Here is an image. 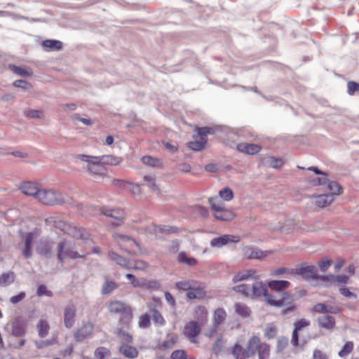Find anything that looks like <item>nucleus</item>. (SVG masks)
I'll return each instance as SVG.
<instances>
[{"mask_svg": "<svg viewBox=\"0 0 359 359\" xmlns=\"http://www.w3.org/2000/svg\"><path fill=\"white\" fill-rule=\"evenodd\" d=\"M93 159L97 161L96 162H99L100 164L103 165V166L105 165H116L121 162V160L118 157L112 155L95 156Z\"/></svg>", "mask_w": 359, "mask_h": 359, "instance_id": "23", "label": "nucleus"}, {"mask_svg": "<svg viewBox=\"0 0 359 359\" xmlns=\"http://www.w3.org/2000/svg\"><path fill=\"white\" fill-rule=\"evenodd\" d=\"M189 292L187 293V297L189 299H201L205 296V292L203 287H201L199 283H196Z\"/></svg>", "mask_w": 359, "mask_h": 359, "instance_id": "27", "label": "nucleus"}, {"mask_svg": "<svg viewBox=\"0 0 359 359\" xmlns=\"http://www.w3.org/2000/svg\"><path fill=\"white\" fill-rule=\"evenodd\" d=\"M177 259L180 262L186 263L189 266H194L196 264V259L194 257H188L185 252L179 253Z\"/></svg>", "mask_w": 359, "mask_h": 359, "instance_id": "48", "label": "nucleus"}, {"mask_svg": "<svg viewBox=\"0 0 359 359\" xmlns=\"http://www.w3.org/2000/svg\"><path fill=\"white\" fill-rule=\"evenodd\" d=\"M139 327L141 328H147L150 325V317L148 314L145 313L140 317L138 322Z\"/></svg>", "mask_w": 359, "mask_h": 359, "instance_id": "62", "label": "nucleus"}, {"mask_svg": "<svg viewBox=\"0 0 359 359\" xmlns=\"http://www.w3.org/2000/svg\"><path fill=\"white\" fill-rule=\"evenodd\" d=\"M328 189L330 191L332 196L334 194L339 195L341 194V187L340 185L334 181L329 180V182L327 184Z\"/></svg>", "mask_w": 359, "mask_h": 359, "instance_id": "51", "label": "nucleus"}, {"mask_svg": "<svg viewBox=\"0 0 359 359\" xmlns=\"http://www.w3.org/2000/svg\"><path fill=\"white\" fill-rule=\"evenodd\" d=\"M270 276L273 277H284L285 278H290L294 276V269H289L286 267L273 269L270 271Z\"/></svg>", "mask_w": 359, "mask_h": 359, "instance_id": "21", "label": "nucleus"}, {"mask_svg": "<svg viewBox=\"0 0 359 359\" xmlns=\"http://www.w3.org/2000/svg\"><path fill=\"white\" fill-rule=\"evenodd\" d=\"M15 280V275L13 272L4 273L0 276V286L6 287L12 284Z\"/></svg>", "mask_w": 359, "mask_h": 359, "instance_id": "38", "label": "nucleus"}, {"mask_svg": "<svg viewBox=\"0 0 359 359\" xmlns=\"http://www.w3.org/2000/svg\"><path fill=\"white\" fill-rule=\"evenodd\" d=\"M116 287L117 285L114 281L106 280V281L102 285L101 292L102 294H107L111 293Z\"/></svg>", "mask_w": 359, "mask_h": 359, "instance_id": "43", "label": "nucleus"}, {"mask_svg": "<svg viewBox=\"0 0 359 359\" xmlns=\"http://www.w3.org/2000/svg\"><path fill=\"white\" fill-rule=\"evenodd\" d=\"M311 311L316 313H327V305L323 303H318L313 306Z\"/></svg>", "mask_w": 359, "mask_h": 359, "instance_id": "58", "label": "nucleus"}, {"mask_svg": "<svg viewBox=\"0 0 359 359\" xmlns=\"http://www.w3.org/2000/svg\"><path fill=\"white\" fill-rule=\"evenodd\" d=\"M53 245L49 242H41L36 248L37 252L42 257L48 259L53 255Z\"/></svg>", "mask_w": 359, "mask_h": 359, "instance_id": "25", "label": "nucleus"}, {"mask_svg": "<svg viewBox=\"0 0 359 359\" xmlns=\"http://www.w3.org/2000/svg\"><path fill=\"white\" fill-rule=\"evenodd\" d=\"M39 336L41 338H44L47 336L49 330V325L45 320L41 319L36 325Z\"/></svg>", "mask_w": 359, "mask_h": 359, "instance_id": "36", "label": "nucleus"}, {"mask_svg": "<svg viewBox=\"0 0 359 359\" xmlns=\"http://www.w3.org/2000/svg\"><path fill=\"white\" fill-rule=\"evenodd\" d=\"M144 180L148 184L150 189L157 194H160V189L156 184L155 176L152 175H148L144 176Z\"/></svg>", "mask_w": 359, "mask_h": 359, "instance_id": "41", "label": "nucleus"}, {"mask_svg": "<svg viewBox=\"0 0 359 359\" xmlns=\"http://www.w3.org/2000/svg\"><path fill=\"white\" fill-rule=\"evenodd\" d=\"M100 211L102 214L112 217L117 221H121L124 219L125 212L122 209H111L107 208H102L97 209L94 205L86 206L85 208L81 210V214L83 215H96L97 212Z\"/></svg>", "mask_w": 359, "mask_h": 359, "instance_id": "2", "label": "nucleus"}, {"mask_svg": "<svg viewBox=\"0 0 359 359\" xmlns=\"http://www.w3.org/2000/svg\"><path fill=\"white\" fill-rule=\"evenodd\" d=\"M194 318L198 321L201 325H203L207 320V311L203 306H198L194 310Z\"/></svg>", "mask_w": 359, "mask_h": 359, "instance_id": "33", "label": "nucleus"}, {"mask_svg": "<svg viewBox=\"0 0 359 359\" xmlns=\"http://www.w3.org/2000/svg\"><path fill=\"white\" fill-rule=\"evenodd\" d=\"M76 306L73 304H69L64 309V325L66 328H72L76 322Z\"/></svg>", "mask_w": 359, "mask_h": 359, "instance_id": "10", "label": "nucleus"}, {"mask_svg": "<svg viewBox=\"0 0 359 359\" xmlns=\"http://www.w3.org/2000/svg\"><path fill=\"white\" fill-rule=\"evenodd\" d=\"M12 335L15 337H22L25 334V325L19 320H15L12 324Z\"/></svg>", "mask_w": 359, "mask_h": 359, "instance_id": "29", "label": "nucleus"}, {"mask_svg": "<svg viewBox=\"0 0 359 359\" xmlns=\"http://www.w3.org/2000/svg\"><path fill=\"white\" fill-rule=\"evenodd\" d=\"M123 320L126 323L129 322L132 318V310L129 306H126L120 314Z\"/></svg>", "mask_w": 359, "mask_h": 359, "instance_id": "60", "label": "nucleus"}, {"mask_svg": "<svg viewBox=\"0 0 359 359\" xmlns=\"http://www.w3.org/2000/svg\"><path fill=\"white\" fill-rule=\"evenodd\" d=\"M267 287L268 285L262 282L255 283L250 288V297L254 298L263 295L265 301L269 304L271 294H269Z\"/></svg>", "mask_w": 359, "mask_h": 359, "instance_id": "8", "label": "nucleus"}, {"mask_svg": "<svg viewBox=\"0 0 359 359\" xmlns=\"http://www.w3.org/2000/svg\"><path fill=\"white\" fill-rule=\"evenodd\" d=\"M20 189L24 194L33 196L35 199H36L38 193L40 191L39 187L32 182H25L22 183L20 186Z\"/></svg>", "mask_w": 359, "mask_h": 359, "instance_id": "16", "label": "nucleus"}, {"mask_svg": "<svg viewBox=\"0 0 359 359\" xmlns=\"http://www.w3.org/2000/svg\"><path fill=\"white\" fill-rule=\"evenodd\" d=\"M24 114L29 118H43V113L41 110L37 109H28L24 111Z\"/></svg>", "mask_w": 359, "mask_h": 359, "instance_id": "49", "label": "nucleus"}, {"mask_svg": "<svg viewBox=\"0 0 359 359\" xmlns=\"http://www.w3.org/2000/svg\"><path fill=\"white\" fill-rule=\"evenodd\" d=\"M147 267L146 262L142 260L131 261L128 269L144 270Z\"/></svg>", "mask_w": 359, "mask_h": 359, "instance_id": "54", "label": "nucleus"}, {"mask_svg": "<svg viewBox=\"0 0 359 359\" xmlns=\"http://www.w3.org/2000/svg\"><path fill=\"white\" fill-rule=\"evenodd\" d=\"M243 255L250 259H262L269 255L270 251H263L257 248L246 246L243 250Z\"/></svg>", "mask_w": 359, "mask_h": 359, "instance_id": "12", "label": "nucleus"}, {"mask_svg": "<svg viewBox=\"0 0 359 359\" xmlns=\"http://www.w3.org/2000/svg\"><path fill=\"white\" fill-rule=\"evenodd\" d=\"M332 263V259H325L318 262V265L322 272H326Z\"/></svg>", "mask_w": 359, "mask_h": 359, "instance_id": "61", "label": "nucleus"}, {"mask_svg": "<svg viewBox=\"0 0 359 359\" xmlns=\"http://www.w3.org/2000/svg\"><path fill=\"white\" fill-rule=\"evenodd\" d=\"M236 147L239 151L250 155L258 153L261 149L258 144L249 143H240Z\"/></svg>", "mask_w": 359, "mask_h": 359, "instance_id": "19", "label": "nucleus"}, {"mask_svg": "<svg viewBox=\"0 0 359 359\" xmlns=\"http://www.w3.org/2000/svg\"><path fill=\"white\" fill-rule=\"evenodd\" d=\"M334 200L332 194H324L315 197V203L320 208H324L330 205Z\"/></svg>", "mask_w": 359, "mask_h": 359, "instance_id": "28", "label": "nucleus"}, {"mask_svg": "<svg viewBox=\"0 0 359 359\" xmlns=\"http://www.w3.org/2000/svg\"><path fill=\"white\" fill-rule=\"evenodd\" d=\"M339 292L341 294L344 296L345 297L350 298V299H357L358 296L355 293L352 292L349 290L348 288L346 287H341L339 288Z\"/></svg>", "mask_w": 359, "mask_h": 359, "instance_id": "63", "label": "nucleus"}, {"mask_svg": "<svg viewBox=\"0 0 359 359\" xmlns=\"http://www.w3.org/2000/svg\"><path fill=\"white\" fill-rule=\"evenodd\" d=\"M197 281L195 280H184L179 281L176 283V287L179 290L189 292L193 287H195V284Z\"/></svg>", "mask_w": 359, "mask_h": 359, "instance_id": "42", "label": "nucleus"}, {"mask_svg": "<svg viewBox=\"0 0 359 359\" xmlns=\"http://www.w3.org/2000/svg\"><path fill=\"white\" fill-rule=\"evenodd\" d=\"M353 349V343L352 341H346L342 348L339 351V356L344 358L347 356Z\"/></svg>", "mask_w": 359, "mask_h": 359, "instance_id": "47", "label": "nucleus"}, {"mask_svg": "<svg viewBox=\"0 0 359 359\" xmlns=\"http://www.w3.org/2000/svg\"><path fill=\"white\" fill-rule=\"evenodd\" d=\"M209 203L212 209L217 213V212L224 210V203L219 196H215L209 198Z\"/></svg>", "mask_w": 359, "mask_h": 359, "instance_id": "35", "label": "nucleus"}, {"mask_svg": "<svg viewBox=\"0 0 359 359\" xmlns=\"http://www.w3.org/2000/svg\"><path fill=\"white\" fill-rule=\"evenodd\" d=\"M231 353L236 359H248L250 358L246 352V348H243L238 344L233 346Z\"/></svg>", "mask_w": 359, "mask_h": 359, "instance_id": "32", "label": "nucleus"}, {"mask_svg": "<svg viewBox=\"0 0 359 359\" xmlns=\"http://www.w3.org/2000/svg\"><path fill=\"white\" fill-rule=\"evenodd\" d=\"M95 355L98 359H107L110 355V351L105 347H98L95 351Z\"/></svg>", "mask_w": 359, "mask_h": 359, "instance_id": "50", "label": "nucleus"}, {"mask_svg": "<svg viewBox=\"0 0 359 359\" xmlns=\"http://www.w3.org/2000/svg\"><path fill=\"white\" fill-rule=\"evenodd\" d=\"M74 245L68 241H63L58 244L57 259L62 262L65 259H77L84 257L86 255H80L74 251Z\"/></svg>", "mask_w": 359, "mask_h": 359, "instance_id": "3", "label": "nucleus"}, {"mask_svg": "<svg viewBox=\"0 0 359 359\" xmlns=\"http://www.w3.org/2000/svg\"><path fill=\"white\" fill-rule=\"evenodd\" d=\"M22 241L24 243V248L22 250V255L25 259H29L32 256V248L34 238V234L32 232L22 233Z\"/></svg>", "mask_w": 359, "mask_h": 359, "instance_id": "11", "label": "nucleus"}, {"mask_svg": "<svg viewBox=\"0 0 359 359\" xmlns=\"http://www.w3.org/2000/svg\"><path fill=\"white\" fill-rule=\"evenodd\" d=\"M226 317V311L221 308L216 309L213 315V325L219 327V326L224 322Z\"/></svg>", "mask_w": 359, "mask_h": 359, "instance_id": "34", "label": "nucleus"}, {"mask_svg": "<svg viewBox=\"0 0 359 359\" xmlns=\"http://www.w3.org/2000/svg\"><path fill=\"white\" fill-rule=\"evenodd\" d=\"M296 275L310 283L318 280V271L313 265H302L299 268L294 269V276Z\"/></svg>", "mask_w": 359, "mask_h": 359, "instance_id": "6", "label": "nucleus"}, {"mask_svg": "<svg viewBox=\"0 0 359 359\" xmlns=\"http://www.w3.org/2000/svg\"><path fill=\"white\" fill-rule=\"evenodd\" d=\"M238 241V238L232 235H223L211 240L210 245L213 248H221L230 243Z\"/></svg>", "mask_w": 359, "mask_h": 359, "instance_id": "14", "label": "nucleus"}, {"mask_svg": "<svg viewBox=\"0 0 359 359\" xmlns=\"http://www.w3.org/2000/svg\"><path fill=\"white\" fill-rule=\"evenodd\" d=\"M205 141L204 140H201L199 141H193L189 143V147L196 151H201L205 144Z\"/></svg>", "mask_w": 359, "mask_h": 359, "instance_id": "56", "label": "nucleus"}, {"mask_svg": "<svg viewBox=\"0 0 359 359\" xmlns=\"http://www.w3.org/2000/svg\"><path fill=\"white\" fill-rule=\"evenodd\" d=\"M118 350L122 355L128 358L134 359L138 355V351L137 348L126 343H122L119 346Z\"/></svg>", "mask_w": 359, "mask_h": 359, "instance_id": "20", "label": "nucleus"}, {"mask_svg": "<svg viewBox=\"0 0 359 359\" xmlns=\"http://www.w3.org/2000/svg\"><path fill=\"white\" fill-rule=\"evenodd\" d=\"M267 285L272 290L282 292L290 286V283L286 280H273L269 281Z\"/></svg>", "mask_w": 359, "mask_h": 359, "instance_id": "22", "label": "nucleus"}, {"mask_svg": "<svg viewBox=\"0 0 359 359\" xmlns=\"http://www.w3.org/2000/svg\"><path fill=\"white\" fill-rule=\"evenodd\" d=\"M261 344L260 339L257 336H253L249 339L245 348L250 358L255 354Z\"/></svg>", "mask_w": 359, "mask_h": 359, "instance_id": "18", "label": "nucleus"}, {"mask_svg": "<svg viewBox=\"0 0 359 359\" xmlns=\"http://www.w3.org/2000/svg\"><path fill=\"white\" fill-rule=\"evenodd\" d=\"M170 359H187V353L184 350L174 351L171 353Z\"/></svg>", "mask_w": 359, "mask_h": 359, "instance_id": "64", "label": "nucleus"}, {"mask_svg": "<svg viewBox=\"0 0 359 359\" xmlns=\"http://www.w3.org/2000/svg\"><path fill=\"white\" fill-rule=\"evenodd\" d=\"M144 231L145 233L155 237H158L162 233H171L175 232L173 227L169 226H156L152 224L145 226Z\"/></svg>", "mask_w": 359, "mask_h": 359, "instance_id": "9", "label": "nucleus"}, {"mask_svg": "<svg viewBox=\"0 0 359 359\" xmlns=\"http://www.w3.org/2000/svg\"><path fill=\"white\" fill-rule=\"evenodd\" d=\"M36 200L48 205H61L67 203L61 193L52 189H40Z\"/></svg>", "mask_w": 359, "mask_h": 359, "instance_id": "1", "label": "nucleus"}, {"mask_svg": "<svg viewBox=\"0 0 359 359\" xmlns=\"http://www.w3.org/2000/svg\"><path fill=\"white\" fill-rule=\"evenodd\" d=\"M236 312L243 317L249 316L250 309L243 304L238 303L235 306Z\"/></svg>", "mask_w": 359, "mask_h": 359, "instance_id": "52", "label": "nucleus"}, {"mask_svg": "<svg viewBox=\"0 0 359 359\" xmlns=\"http://www.w3.org/2000/svg\"><path fill=\"white\" fill-rule=\"evenodd\" d=\"M257 352L259 359H268L270 353L269 346L265 343H262Z\"/></svg>", "mask_w": 359, "mask_h": 359, "instance_id": "45", "label": "nucleus"}, {"mask_svg": "<svg viewBox=\"0 0 359 359\" xmlns=\"http://www.w3.org/2000/svg\"><path fill=\"white\" fill-rule=\"evenodd\" d=\"M267 162L272 168L276 169L280 168L283 164V161L282 158H277L275 157L268 158Z\"/></svg>", "mask_w": 359, "mask_h": 359, "instance_id": "59", "label": "nucleus"}, {"mask_svg": "<svg viewBox=\"0 0 359 359\" xmlns=\"http://www.w3.org/2000/svg\"><path fill=\"white\" fill-rule=\"evenodd\" d=\"M249 278H252L253 279H258L259 278V276L257 275V271L255 270L250 269L243 273H238L233 276L232 280L233 283H237L238 281L247 280Z\"/></svg>", "mask_w": 359, "mask_h": 359, "instance_id": "26", "label": "nucleus"}, {"mask_svg": "<svg viewBox=\"0 0 359 359\" xmlns=\"http://www.w3.org/2000/svg\"><path fill=\"white\" fill-rule=\"evenodd\" d=\"M93 332V325L90 323L83 324L74 334L76 341H82L89 337Z\"/></svg>", "mask_w": 359, "mask_h": 359, "instance_id": "15", "label": "nucleus"}, {"mask_svg": "<svg viewBox=\"0 0 359 359\" xmlns=\"http://www.w3.org/2000/svg\"><path fill=\"white\" fill-rule=\"evenodd\" d=\"M108 256L110 259L114 261L117 264L128 269L130 260H128L112 251L109 252Z\"/></svg>", "mask_w": 359, "mask_h": 359, "instance_id": "30", "label": "nucleus"}, {"mask_svg": "<svg viewBox=\"0 0 359 359\" xmlns=\"http://www.w3.org/2000/svg\"><path fill=\"white\" fill-rule=\"evenodd\" d=\"M318 280H320L323 282H326L327 283L325 285V287H330L335 282V275L328 274V275H323L318 276Z\"/></svg>", "mask_w": 359, "mask_h": 359, "instance_id": "55", "label": "nucleus"}, {"mask_svg": "<svg viewBox=\"0 0 359 359\" xmlns=\"http://www.w3.org/2000/svg\"><path fill=\"white\" fill-rule=\"evenodd\" d=\"M219 196L225 201H230L233 198V192L229 187H224L219 191Z\"/></svg>", "mask_w": 359, "mask_h": 359, "instance_id": "46", "label": "nucleus"}, {"mask_svg": "<svg viewBox=\"0 0 359 359\" xmlns=\"http://www.w3.org/2000/svg\"><path fill=\"white\" fill-rule=\"evenodd\" d=\"M318 323L320 327L326 330H332L335 326V319L332 316H323L317 319Z\"/></svg>", "mask_w": 359, "mask_h": 359, "instance_id": "24", "label": "nucleus"}, {"mask_svg": "<svg viewBox=\"0 0 359 359\" xmlns=\"http://www.w3.org/2000/svg\"><path fill=\"white\" fill-rule=\"evenodd\" d=\"M65 233L76 238L81 239L86 243L89 242V233L84 229L77 228L70 224L61 223L58 226Z\"/></svg>", "mask_w": 359, "mask_h": 359, "instance_id": "5", "label": "nucleus"}, {"mask_svg": "<svg viewBox=\"0 0 359 359\" xmlns=\"http://www.w3.org/2000/svg\"><path fill=\"white\" fill-rule=\"evenodd\" d=\"M142 161L144 164L157 168L161 166V163L159 159L151 157L150 156H145L142 158Z\"/></svg>", "mask_w": 359, "mask_h": 359, "instance_id": "44", "label": "nucleus"}, {"mask_svg": "<svg viewBox=\"0 0 359 359\" xmlns=\"http://www.w3.org/2000/svg\"><path fill=\"white\" fill-rule=\"evenodd\" d=\"M127 304L120 301H113L109 305L110 312L121 314Z\"/></svg>", "mask_w": 359, "mask_h": 359, "instance_id": "39", "label": "nucleus"}, {"mask_svg": "<svg viewBox=\"0 0 359 359\" xmlns=\"http://www.w3.org/2000/svg\"><path fill=\"white\" fill-rule=\"evenodd\" d=\"M234 216L233 212L225 209V208L224 210L215 213V218L221 221H230L233 219Z\"/></svg>", "mask_w": 359, "mask_h": 359, "instance_id": "37", "label": "nucleus"}, {"mask_svg": "<svg viewBox=\"0 0 359 359\" xmlns=\"http://www.w3.org/2000/svg\"><path fill=\"white\" fill-rule=\"evenodd\" d=\"M94 156L80 155L79 158L81 161L86 162V169L95 177L103 178L107 174V169L103 165L100 164L97 161H94Z\"/></svg>", "mask_w": 359, "mask_h": 359, "instance_id": "4", "label": "nucleus"}, {"mask_svg": "<svg viewBox=\"0 0 359 359\" xmlns=\"http://www.w3.org/2000/svg\"><path fill=\"white\" fill-rule=\"evenodd\" d=\"M9 69L15 74L23 77H30L32 76V72L29 68L9 65Z\"/></svg>", "mask_w": 359, "mask_h": 359, "instance_id": "31", "label": "nucleus"}, {"mask_svg": "<svg viewBox=\"0 0 359 359\" xmlns=\"http://www.w3.org/2000/svg\"><path fill=\"white\" fill-rule=\"evenodd\" d=\"M13 86L19 88H22L25 90H29L32 88L31 83L27 82V81L19 79L16 80L13 83Z\"/></svg>", "mask_w": 359, "mask_h": 359, "instance_id": "57", "label": "nucleus"}, {"mask_svg": "<svg viewBox=\"0 0 359 359\" xmlns=\"http://www.w3.org/2000/svg\"><path fill=\"white\" fill-rule=\"evenodd\" d=\"M42 46L51 50H59L62 48V43L57 40L48 39L43 41Z\"/></svg>", "mask_w": 359, "mask_h": 359, "instance_id": "40", "label": "nucleus"}, {"mask_svg": "<svg viewBox=\"0 0 359 359\" xmlns=\"http://www.w3.org/2000/svg\"><path fill=\"white\" fill-rule=\"evenodd\" d=\"M292 301V294L288 292H283L278 299L271 296L269 304L276 307H281L290 304Z\"/></svg>", "mask_w": 359, "mask_h": 359, "instance_id": "13", "label": "nucleus"}, {"mask_svg": "<svg viewBox=\"0 0 359 359\" xmlns=\"http://www.w3.org/2000/svg\"><path fill=\"white\" fill-rule=\"evenodd\" d=\"M113 238L121 249L125 250L126 248V244L130 246L133 245L137 246L139 245L138 243H137L134 240L128 236L114 233H113Z\"/></svg>", "mask_w": 359, "mask_h": 359, "instance_id": "17", "label": "nucleus"}, {"mask_svg": "<svg viewBox=\"0 0 359 359\" xmlns=\"http://www.w3.org/2000/svg\"><path fill=\"white\" fill-rule=\"evenodd\" d=\"M236 292H240L245 297H250V287L245 284L239 285L233 287Z\"/></svg>", "mask_w": 359, "mask_h": 359, "instance_id": "53", "label": "nucleus"}, {"mask_svg": "<svg viewBox=\"0 0 359 359\" xmlns=\"http://www.w3.org/2000/svg\"><path fill=\"white\" fill-rule=\"evenodd\" d=\"M201 325L195 320L189 321L185 325L183 333L191 343L197 342L198 336L201 332Z\"/></svg>", "mask_w": 359, "mask_h": 359, "instance_id": "7", "label": "nucleus"}]
</instances>
